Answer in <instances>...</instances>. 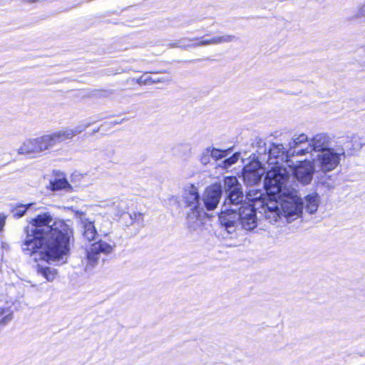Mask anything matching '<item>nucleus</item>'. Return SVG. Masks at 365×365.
Returning <instances> with one entry per match:
<instances>
[{"mask_svg": "<svg viewBox=\"0 0 365 365\" xmlns=\"http://www.w3.org/2000/svg\"><path fill=\"white\" fill-rule=\"evenodd\" d=\"M102 126H103V125H101V127L98 128L97 129L93 130V134L98 133Z\"/></svg>", "mask_w": 365, "mask_h": 365, "instance_id": "38", "label": "nucleus"}, {"mask_svg": "<svg viewBox=\"0 0 365 365\" xmlns=\"http://www.w3.org/2000/svg\"><path fill=\"white\" fill-rule=\"evenodd\" d=\"M4 313H6L5 309L0 308V315L4 314Z\"/></svg>", "mask_w": 365, "mask_h": 365, "instance_id": "39", "label": "nucleus"}, {"mask_svg": "<svg viewBox=\"0 0 365 365\" xmlns=\"http://www.w3.org/2000/svg\"><path fill=\"white\" fill-rule=\"evenodd\" d=\"M180 205L190 209L186 217L188 228L192 231L197 230L202 225L201 215L205 212L196 187L191 185L187 188H185Z\"/></svg>", "mask_w": 365, "mask_h": 365, "instance_id": "6", "label": "nucleus"}, {"mask_svg": "<svg viewBox=\"0 0 365 365\" xmlns=\"http://www.w3.org/2000/svg\"><path fill=\"white\" fill-rule=\"evenodd\" d=\"M115 247V242L110 244L102 240L93 243L91 247L86 250V257L88 264L93 267L98 262L101 254H110L113 252Z\"/></svg>", "mask_w": 365, "mask_h": 365, "instance_id": "9", "label": "nucleus"}, {"mask_svg": "<svg viewBox=\"0 0 365 365\" xmlns=\"http://www.w3.org/2000/svg\"><path fill=\"white\" fill-rule=\"evenodd\" d=\"M12 319H13V314L11 312H10L1 319V320L0 321V324L6 325L9 322H11Z\"/></svg>", "mask_w": 365, "mask_h": 365, "instance_id": "32", "label": "nucleus"}, {"mask_svg": "<svg viewBox=\"0 0 365 365\" xmlns=\"http://www.w3.org/2000/svg\"><path fill=\"white\" fill-rule=\"evenodd\" d=\"M37 272L39 274L45 277L47 281L52 282L56 275V270L48 267H44L41 264L37 265Z\"/></svg>", "mask_w": 365, "mask_h": 365, "instance_id": "19", "label": "nucleus"}, {"mask_svg": "<svg viewBox=\"0 0 365 365\" xmlns=\"http://www.w3.org/2000/svg\"><path fill=\"white\" fill-rule=\"evenodd\" d=\"M289 173L283 168H277L269 172L265 179L264 187L279 202L282 215L292 221L299 217L304 210L309 214L317 212L320 197L314 192L307 195L304 202L298 196V191L287 185Z\"/></svg>", "mask_w": 365, "mask_h": 365, "instance_id": "2", "label": "nucleus"}, {"mask_svg": "<svg viewBox=\"0 0 365 365\" xmlns=\"http://www.w3.org/2000/svg\"><path fill=\"white\" fill-rule=\"evenodd\" d=\"M82 235L85 240L88 242L94 240L98 235L96 228L94 225V221L91 219L80 225Z\"/></svg>", "mask_w": 365, "mask_h": 365, "instance_id": "16", "label": "nucleus"}, {"mask_svg": "<svg viewBox=\"0 0 365 365\" xmlns=\"http://www.w3.org/2000/svg\"><path fill=\"white\" fill-rule=\"evenodd\" d=\"M46 150L44 145L42 136L26 140L22 145L18 149L20 155H36Z\"/></svg>", "mask_w": 365, "mask_h": 365, "instance_id": "13", "label": "nucleus"}, {"mask_svg": "<svg viewBox=\"0 0 365 365\" xmlns=\"http://www.w3.org/2000/svg\"><path fill=\"white\" fill-rule=\"evenodd\" d=\"M70 210L72 211L75 218L77 219L78 222L80 225L89 220V218L87 217L85 212H83L82 210H76L73 207H71Z\"/></svg>", "mask_w": 365, "mask_h": 365, "instance_id": "24", "label": "nucleus"}, {"mask_svg": "<svg viewBox=\"0 0 365 365\" xmlns=\"http://www.w3.org/2000/svg\"><path fill=\"white\" fill-rule=\"evenodd\" d=\"M93 123V122H89L87 123L79 124L73 128H66L68 138L71 140L76 135L82 133Z\"/></svg>", "mask_w": 365, "mask_h": 365, "instance_id": "21", "label": "nucleus"}, {"mask_svg": "<svg viewBox=\"0 0 365 365\" xmlns=\"http://www.w3.org/2000/svg\"><path fill=\"white\" fill-rule=\"evenodd\" d=\"M346 141H339V143H344V145L346 148L351 150V153L359 150L361 147L365 145V140L359 135H354L350 139L349 137L346 138Z\"/></svg>", "mask_w": 365, "mask_h": 365, "instance_id": "17", "label": "nucleus"}, {"mask_svg": "<svg viewBox=\"0 0 365 365\" xmlns=\"http://www.w3.org/2000/svg\"><path fill=\"white\" fill-rule=\"evenodd\" d=\"M365 17V4L351 18L353 19H359Z\"/></svg>", "mask_w": 365, "mask_h": 365, "instance_id": "28", "label": "nucleus"}, {"mask_svg": "<svg viewBox=\"0 0 365 365\" xmlns=\"http://www.w3.org/2000/svg\"><path fill=\"white\" fill-rule=\"evenodd\" d=\"M315 172L314 165L309 160H300L292 170L294 178L302 185L311 182Z\"/></svg>", "mask_w": 365, "mask_h": 365, "instance_id": "10", "label": "nucleus"}, {"mask_svg": "<svg viewBox=\"0 0 365 365\" xmlns=\"http://www.w3.org/2000/svg\"><path fill=\"white\" fill-rule=\"evenodd\" d=\"M42 138L44 145L46 146V150L53 148L57 144L70 140L66 129L56 131L49 135H44L42 136Z\"/></svg>", "mask_w": 365, "mask_h": 365, "instance_id": "14", "label": "nucleus"}, {"mask_svg": "<svg viewBox=\"0 0 365 365\" xmlns=\"http://www.w3.org/2000/svg\"><path fill=\"white\" fill-rule=\"evenodd\" d=\"M207 45H211L210 39H205V40H202L198 42L190 44V47L204 46H207Z\"/></svg>", "mask_w": 365, "mask_h": 365, "instance_id": "30", "label": "nucleus"}, {"mask_svg": "<svg viewBox=\"0 0 365 365\" xmlns=\"http://www.w3.org/2000/svg\"><path fill=\"white\" fill-rule=\"evenodd\" d=\"M135 82L138 83L139 85H145L148 84L149 82L153 83L155 81H152L151 78H144L143 76H140L138 79L135 80Z\"/></svg>", "mask_w": 365, "mask_h": 365, "instance_id": "31", "label": "nucleus"}, {"mask_svg": "<svg viewBox=\"0 0 365 365\" xmlns=\"http://www.w3.org/2000/svg\"><path fill=\"white\" fill-rule=\"evenodd\" d=\"M331 138L325 133H319L314 135L310 141L308 139L300 146L303 150L299 153L300 155L312 153V151L319 152V153L330 149Z\"/></svg>", "mask_w": 365, "mask_h": 365, "instance_id": "8", "label": "nucleus"}, {"mask_svg": "<svg viewBox=\"0 0 365 365\" xmlns=\"http://www.w3.org/2000/svg\"><path fill=\"white\" fill-rule=\"evenodd\" d=\"M50 189L52 191L63 190L65 192H71L73 190L72 186L69 184L66 178L63 175H58L53 179L50 180Z\"/></svg>", "mask_w": 365, "mask_h": 365, "instance_id": "15", "label": "nucleus"}, {"mask_svg": "<svg viewBox=\"0 0 365 365\" xmlns=\"http://www.w3.org/2000/svg\"><path fill=\"white\" fill-rule=\"evenodd\" d=\"M341 155H344L343 148H337V151L333 148L327 149L317 155L314 161L315 165L324 173L331 171L339 164Z\"/></svg>", "mask_w": 365, "mask_h": 365, "instance_id": "7", "label": "nucleus"}, {"mask_svg": "<svg viewBox=\"0 0 365 365\" xmlns=\"http://www.w3.org/2000/svg\"><path fill=\"white\" fill-rule=\"evenodd\" d=\"M238 40V38L234 35H224L221 36H215L210 38L211 44H220L224 43H230L232 41H236Z\"/></svg>", "mask_w": 365, "mask_h": 365, "instance_id": "22", "label": "nucleus"}, {"mask_svg": "<svg viewBox=\"0 0 365 365\" xmlns=\"http://www.w3.org/2000/svg\"><path fill=\"white\" fill-rule=\"evenodd\" d=\"M264 190L266 193L261 190H249L238 206L239 226L247 231H252L257 227V211L270 223L277 222L281 217L279 202L265 187Z\"/></svg>", "mask_w": 365, "mask_h": 365, "instance_id": "3", "label": "nucleus"}, {"mask_svg": "<svg viewBox=\"0 0 365 365\" xmlns=\"http://www.w3.org/2000/svg\"><path fill=\"white\" fill-rule=\"evenodd\" d=\"M222 195V188L220 184L215 183L209 186L203 195L204 209L214 210L218 205Z\"/></svg>", "mask_w": 365, "mask_h": 365, "instance_id": "12", "label": "nucleus"}, {"mask_svg": "<svg viewBox=\"0 0 365 365\" xmlns=\"http://www.w3.org/2000/svg\"><path fill=\"white\" fill-rule=\"evenodd\" d=\"M181 40L176 41L175 42L169 43V46L172 48H180L187 50L188 48H190V44L187 45H182L180 44Z\"/></svg>", "mask_w": 365, "mask_h": 365, "instance_id": "29", "label": "nucleus"}, {"mask_svg": "<svg viewBox=\"0 0 365 365\" xmlns=\"http://www.w3.org/2000/svg\"><path fill=\"white\" fill-rule=\"evenodd\" d=\"M198 39H200V38H192V39L189 38V39H188V41H194V40H198Z\"/></svg>", "mask_w": 365, "mask_h": 365, "instance_id": "40", "label": "nucleus"}, {"mask_svg": "<svg viewBox=\"0 0 365 365\" xmlns=\"http://www.w3.org/2000/svg\"><path fill=\"white\" fill-rule=\"evenodd\" d=\"M225 199L218 218L221 226L227 235L235 234L239 227L238 206L244 201L241 184L234 176L224 179Z\"/></svg>", "mask_w": 365, "mask_h": 365, "instance_id": "4", "label": "nucleus"}, {"mask_svg": "<svg viewBox=\"0 0 365 365\" xmlns=\"http://www.w3.org/2000/svg\"><path fill=\"white\" fill-rule=\"evenodd\" d=\"M112 209L115 217H122L125 215L128 210L127 204L125 201L120 200L113 203Z\"/></svg>", "mask_w": 365, "mask_h": 365, "instance_id": "20", "label": "nucleus"}, {"mask_svg": "<svg viewBox=\"0 0 365 365\" xmlns=\"http://www.w3.org/2000/svg\"><path fill=\"white\" fill-rule=\"evenodd\" d=\"M100 232H101L103 236H107V235L109 234V232H108V231H104V230H103L102 229H100Z\"/></svg>", "mask_w": 365, "mask_h": 365, "instance_id": "37", "label": "nucleus"}, {"mask_svg": "<svg viewBox=\"0 0 365 365\" xmlns=\"http://www.w3.org/2000/svg\"><path fill=\"white\" fill-rule=\"evenodd\" d=\"M31 206L30 204H28L27 205H21L19 206H17L12 210V213L14 217H21L24 215L26 213L27 209Z\"/></svg>", "mask_w": 365, "mask_h": 365, "instance_id": "25", "label": "nucleus"}, {"mask_svg": "<svg viewBox=\"0 0 365 365\" xmlns=\"http://www.w3.org/2000/svg\"><path fill=\"white\" fill-rule=\"evenodd\" d=\"M123 120H124V119H123V120H120V121L115 120V121H113V122H110V124L111 125H118V124L121 123H122V121H123Z\"/></svg>", "mask_w": 365, "mask_h": 365, "instance_id": "36", "label": "nucleus"}, {"mask_svg": "<svg viewBox=\"0 0 365 365\" xmlns=\"http://www.w3.org/2000/svg\"><path fill=\"white\" fill-rule=\"evenodd\" d=\"M4 225V219L3 217H0V231L2 230Z\"/></svg>", "mask_w": 365, "mask_h": 365, "instance_id": "35", "label": "nucleus"}, {"mask_svg": "<svg viewBox=\"0 0 365 365\" xmlns=\"http://www.w3.org/2000/svg\"><path fill=\"white\" fill-rule=\"evenodd\" d=\"M230 150H220L215 148H210L211 158L215 160L222 159L230 153Z\"/></svg>", "mask_w": 365, "mask_h": 365, "instance_id": "23", "label": "nucleus"}, {"mask_svg": "<svg viewBox=\"0 0 365 365\" xmlns=\"http://www.w3.org/2000/svg\"><path fill=\"white\" fill-rule=\"evenodd\" d=\"M22 252L27 255H38L48 264L67 262L73 241V230L63 220H53L48 212L38 215L30 226L24 228Z\"/></svg>", "mask_w": 365, "mask_h": 365, "instance_id": "1", "label": "nucleus"}, {"mask_svg": "<svg viewBox=\"0 0 365 365\" xmlns=\"http://www.w3.org/2000/svg\"><path fill=\"white\" fill-rule=\"evenodd\" d=\"M307 140V136L305 134H301L298 137L293 138L291 142L289 143V148H284L282 144L269 143L268 157L270 158L269 161H267L269 165H274L265 175L272 170L277 168H282V166L278 165L280 163H286L289 167L294 165V162L290 160V158L294 155H300L299 153L303 150L300 148ZM284 168V167H283ZM287 170V168H285ZM265 179L264 183L265 182Z\"/></svg>", "mask_w": 365, "mask_h": 365, "instance_id": "5", "label": "nucleus"}, {"mask_svg": "<svg viewBox=\"0 0 365 365\" xmlns=\"http://www.w3.org/2000/svg\"><path fill=\"white\" fill-rule=\"evenodd\" d=\"M254 147L256 148L257 158L265 162L270 160V158L268 157L269 145H267L263 139H257Z\"/></svg>", "mask_w": 365, "mask_h": 365, "instance_id": "18", "label": "nucleus"}, {"mask_svg": "<svg viewBox=\"0 0 365 365\" xmlns=\"http://www.w3.org/2000/svg\"><path fill=\"white\" fill-rule=\"evenodd\" d=\"M322 184L324 186H327L328 189H331L334 187V185L333 183H330V182H326L324 181H322Z\"/></svg>", "mask_w": 365, "mask_h": 365, "instance_id": "34", "label": "nucleus"}, {"mask_svg": "<svg viewBox=\"0 0 365 365\" xmlns=\"http://www.w3.org/2000/svg\"><path fill=\"white\" fill-rule=\"evenodd\" d=\"M239 154L235 153L230 158H228L222 161L223 167L228 168L238 160Z\"/></svg>", "mask_w": 365, "mask_h": 365, "instance_id": "27", "label": "nucleus"}, {"mask_svg": "<svg viewBox=\"0 0 365 365\" xmlns=\"http://www.w3.org/2000/svg\"><path fill=\"white\" fill-rule=\"evenodd\" d=\"M131 221L139 220L143 221V215L141 213H133V214H128Z\"/></svg>", "mask_w": 365, "mask_h": 365, "instance_id": "33", "label": "nucleus"}, {"mask_svg": "<svg viewBox=\"0 0 365 365\" xmlns=\"http://www.w3.org/2000/svg\"><path fill=\"white\" fill-rule=\"evenodd\" d=\"M210 153V148H207L202 151L200 156V160L201 163L203 164L204 165H207L210 161L211 155Z\"/></svg>", "mask_w": 365, "mask_h": 365, "instance_id": "26", "label": "nucleus"}, {"mask_svg": "<svg viewBox=\"0 0 365 365\" xmlns=\"http://www.w3.org/2000/svg\"><path fill=\"white\" fill-rule=\"evenodd\" d=\"M264 174V169L259 162H255L245 166L242 170V178L247 186H253L259 183Z\"/></svg>", "mask_w": 365, "mask_h": 365, "instance_id": "11", "label": "nucleus"}]
</instances>
